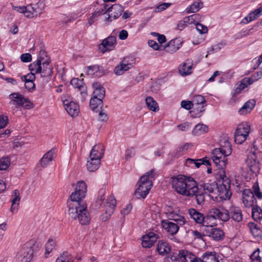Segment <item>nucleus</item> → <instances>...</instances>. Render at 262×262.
<instances>
[{"instance_id": "28", "label": "nucleus", "mask_w": 262, "mask_h": 262, "mask_svg": "<svg viewBox=\"0 0 262 262\" xmlns=\"http://www.w3.org/2000/svg\"><path fill=\"white\" fill-rule=\"evenodd\" d=\"M12 200V205L11 207V210L12 213L16 212L17 211V208L19 204L20 200V193L19 190L17 189L14 190L11 195Z\"/></svg>"}, {"instance_id": "15", "label": "nucleus", "mask_w": 262, "mask_h": 262, "mask_svg": "<svg viewBox=\"0 0 262 262\" xmlns=\"http://www.w3.org/2000/svg\"><path fill=\"white\" fill-rule=\"evenodd\" d=\"M242 200L246 207H252L256 203V200L253 192L249 189H245L242 193Z\"/></svg>"}, {"instance_id": "58", "label": "nucleus", "mask_w": 262, "mask_h": 262, "mask_svg": "<svg viewBox=\"0 0 262 262\" xmlns=\"http://www.w3.org/2000/svg\"><path fill=\"white\" fill-rule=\"evenodd\" d=\"M21 79L23 81H34L35 79V76L34 73H30L26 75L21 76Z\"/></svg>"}, {"instance_id": "30", "label": "nucleus", "mask_w": 262, "mask_h": 262, "mask_svg": "<svg viewBox=\"0 0 262 262\" xmlns=\"http://www.w3.org/2000/svg\"><path fill=\"white\" fill-rule=\"evenodd\" d=\"M208 235L211 237L214 240L219 241L224 238L225 234L221 229L211 228L208 232Z\"/></svg>"}, {"instance_id": "6", "label": "nucleus", "mask_w": 262, "mask_h": 262, "mask_svg": "<svg viewBox=\"0 0 262 262\" xmlns=\"http://www.w3.org/2000/svg\"><path fill=\"white\" fill-rule=\"evenodd\" d=\"M188 212L191 219L199 224L203 226L212 227L214 223H211L209 221L210 217L208 214L205 216L204 215L194 208H190L188 210Z\"/></svg>"}, {"instance_id": "39", "label": "nucleus", "mask_w": 262, "mask_h": 262, "mask_svg": "<svg viewBox=\"0 0 262 262\" xmlns=\"http://www.w3.org/2000/svg\"><path fill=\"white\" fill-rule=\"evenodd\" d=\"M145 101L148 108L150 110L154 112H157L159 110L158 104L152 97L150 96L146 97Z\"/></svg>"}, {"instance_id": "47", "label": "nucleus", "mask_w": 262, "mask_h": 262, "mask_svg": "<svg viewBox=\"0 0 262 262\" xmlns=\"http://www.w3.org/2000/svg\"><path fill=\"white\" fill-rule=\"evenodd\" d=\"M224 145H221L219 148L223 151V154L226 156H229L232 152V148L231 144L228 141L224 142Z\"/></svg>"}, {"instance_id": "19", "label": "nucleus", "mask_w": 262, "mask_h": 262, "mask_svg": "<svg viewBox=\"0 0 262 262\" xmlns=\"http://www.w3.org/2000/svg\"><path fill=\"white\" fill-rule=\"evenodd\" d=\"M200 189H203L205 193L210 195L211 193H215L216 191L218 192V185L215 182L204 183L200 185Z\"/></svg>"}, {"instance_id": "21", "label": "nucleus", "mask_w": 262, "mask_h": 262, "mask_svg": "<svg viewBox=\"0 0 262 262\" xmlns=\"http://www.w3.org/2000/svg\"><path fill=\"white\" fill-rule=\"evenodd\" d=\"M84 72L89 75H96V76L100 77L104 73L102 69H100L99 66L94 64L93 66H88L84 69Z\"/></svg>"}, {"instance_id": "10", "label": "nucleus", "mask_w": 262, "mask_h": 262, "mask_svg": "<svg viewBox=\"0 0 262 262\" xmlns=\"http://www.w3.org/2000/svg\"><path fill=\"white\" fill-rule=\"evenodd\" d=\"M230 189V181L225 177L223 179L222 183L218 186V196L222 199H229L231 195Z\"/></svg>"}, {"instance_id": "64", "label": "nucleus", "mask_w": 262, "mask_h": 262, "mask_svg": "<svg viewBox=\"0 0 262 262\" xmlns=\"http://www.w3.org/2000/svg\"><path fill=\"white\" fill-rule=\"evenodd\" d=\"M140 261L141 262H155V259L152 255H148L144 257H141Z\"/></svg>"}, {"instance_id": "5", "label": "nucleus", "mask_w": 262, "mask_h": 262, "mask_svg": "<svg viewBox=\"0 0 262 262\" xmlns=\"http://www.w3.org/2000/svg\"><path fill=\"white\" fill-rule=\"evenodd\" d=\"M251 126L247 122H243L238 125L234 134V141L237 144H242L249 136Z\"/></svg>"}, {"instance_id": "27", "label": "nucleus", "mask_w": 262, "mask_h": 262, "mask_svg": "<svg viewBox=\"0 0 262 262\" xmlns=\"http://www.w3.org/2000/svg\"><path fill=\"white\" fill-rule=\"evenodd\" d=\"M181 42L178 38L171 40L165 47L166 52L168 53H173L177 51L181 46Z\"/></svg>"}, {"instance_id": "35", "label": "nucleus", "mask_w": 262, "mask_h": 262, "mask_svg": "<svg viewBox=\"0 0 262 262\" xmlns=\"http://www.w3.org/2000/svg\"><path fill=\"white\" fill-rule=\"evenodd\" d=\"M208 128L207 125L203 124H198L196 125L192 131V133L194 136H199L207 133Z\"/></svg>"}, {"instance_id": "18", "label": "nucleus", "mask_w": 262, "mask_h": 262, "mask_svg": "<svg viewBox=\"0 0 262 262\" xmlns=\"http://www.w3.org/2000/svg\"><path fill=\"white\" fill-rule=\"evenodd\" d=\"M63 104L65 110L72 117H76L78 115L79 108L77 103L68 100H63Z\"/></svg>"}, {"instance_id": "61", "label": "nucleus", "mask_w": 262, "mask_h": 262, "mask_svg": "<svg viewBox=\"0 0 262 262\" xmlns=\"http://www.w3.org/2000/svg\"><path fill=\"white\" fill-rule=\"evenodd\" d=\"M196 29L200 34H204L207 32V27L199 23L195 24Z\"/></svg>"}, {"instance_id": "36", "label": "nucleus", "mask_w": 262, "mask_h": 262, "mask_svg": "<svg viewBox=\"0 0 262 262\" xmlns=\"http://www.w3.org/2000/svg\"><path fill=\"white\" fill-rule=\"evenodd\" d=\"M116 205V201L114 196L110 195L104 203V210L108 211L110 209L114 212Z\"/></svg>"}, {"instance_id": "12", "label": "nucleus", "mask_w": 262, "mask_h": 262, "mask_svg": "<svg viewBox=\"0 0 262 262\" xmlns=\"http://www.w3.org/2000/svg\"><path fill=\"white\" fill-rule=\"evenodd\" d=\"M196 256L186 250H180L177 256H171L170 257L172 262H192Z\"/></svg>"}, {"instance_id": "50", "label": "nucleus", "mask_w": 262, "mask_h": 262, "mask_svg": "<svg viewBox=\"0 0 262 262\" xmlns=\"http://www.w3.org/2000/svg\"><path fill=\"white\" fill-rule=\"evenodd\" d=\"M170 219L173 220L176 222L177 225H183L185 223V219L184 216L179 215L178 214H170Z\"/></svg>"}, {"instance_id": "54", "label": "nucleus", "mask_w": 262, "mask_h": 262, "mask_svg": "<svg viewBox=\"0 0 262 262\" xmlns=\"http://www.w3.org/2000/svg\"><path fill=\"white\" fill-rule=\"evenodd\" d=\"M99 193L100 194V195L98 196L97 200L95 202V206L97 208H99L100 206H101L104 200V198L103 197V195L104 194V190H100Z\"/></svg>"}, {"instance_id": "55", "label": "nucleus", "mask_w": 262, "mask_h": 262, "mask_svg": "<svg viewBox=\"0 0 262 262\" xmlns=\"http://www.w3.org/2000/svg\"><path fill=\"white\" fill-rule=\"evenodd\" d=\"M136 154V150L134 147L128 148L126 151L125 154V159L127 160L132 158H133Z\"/></svg>"}, {"instance_id": "16", "label": "nucleus", "mask_w": 262, "mask_h": 262, "mask_svg": "<svg viewBox=\"0 0 262 262\" xmlns=\"http://www.w3.org/2000/svg\"><path fill=\"white\" fill-rule=\"evenodd\" d=\"M159 238L158 234L150 232L142 236V246L144 248H150Z\"/></svg>"}, {"instance_id": "11", "label": "nucleus", "mask_w": 262, "mask_h": 262, "mask_svg": "<svg viewBox=\"0 0 262 262\" xmlns=\"http://www.w3.org/2000/svg\"><path fill=\"white\" fill-rule=\"evenodd\" d=\"M124 8L120 4H116L107 8L108 16L105 18V21L111 22L113 19L119 18L123 12Z\"/></svg>"}, {"instance_id": "2", "label": "nucleus", "mask_w": 262, "mask_h": 262, "mask_svg": "<svg viewBox=\"0 0 262 262\" xmlns=\"http://www.w3.org/2000/svg\"><path fill=\"white\" fill-rule=\"evenodd\" d=\"M171 179L172 187L181 195L191 196L198 190L197 183L192 178L179 175Z\"/></svg>"}, {"instance_id": "23", "label": "nucleus", "mask_w": 262, "mask_h": 262, "mask_svg": "<svg viewBox=\"0 0 262 262\" xmlns=\"http://www.w3.org/2000/svg\"><path fill=\"white\" fill-rule=\"evenodd\" d=\"M53 68L50 65V61L49 60L42 61L41 64V72H39L42 77L51 76L53 73Z\"/></svg>"}, {"instance_id": "52", "label": "nucleus", "mask_w": 262, "mask_h": 262, "mask_svg": "<svg viewBox=\"0 0 262 262\" xmlns=\"http://www.w3.org/2000/svg\"><path fill=\"white\" fill-rule=\"evenodd\" d=\"M108 5H107L106 4H103L102 5H101V6L100 7V8H97L94 12V15H96L97 16L101 15L102 14H104L106 13H108V11H107V8H108Z\"/></svg>"}, {"instance_id": "7", "label": "nucleus", "mask_w": 262, "mask_h": 262, "mask_svg": "<svg viewBox=\"0 0 262 262\" xmlns=\"http://www.w3.org/2000/svg\"><path fill=\"white\" fill-rule=\"evenodd\" d=\"M210 217L209 221L211 223H214L216 219L223 222H226L230 219L229 212L224 208H212L208 213Z\"/></svg>"}, {"instance_id": "37", "label": "nucleus", "mask_w": 262, "mask_h": 262, "mask_svg": "<svg viewBox=\"0 0 262 262\" xmlns=\"http://www.w3.org/2000/svg\"><path fill=\"white\" fill-rule=\"evenodd\" d=\"M201 262H219L215 252H206L202 256Z\"/></svg>"}, {"instance_id": "41", "label": "nucleus", "mask_w": 262, "mask_h": 262, "mask_svg": "<svg viewBox=\"0 0 262 262\" xmlns=\"http://www.w3.org/2000/svg\"><path fill=\"white\" fill-rule=\"evenodd\" d=\"M252 216L256 222L262 219V209L257 205L253 206L252 211Z\"/></svg>"}, {"instance_id": "51", "label": "nucleus", "mask_w": 262, "mask_h": 262, "mask_svg": "<svg viewBox=\"0 0 262 262\" xmlns=\"http://www.w3.org/2000/svg\"><path fill=\"white\" fill-rule=\"evenodd\" d=\"M185 18L187 21V24H194L195 25L196 23H198V21L200 18V15L199 14H194L186 17Z\"/></svg>"}, {"instance_id": "40", "label": "nucleus", "mask_w": 262, "mask_h": 262, "mask_svg": "<svg viewBox=\"0 0 262 262\" xmlns=\"http://www.w3.org/2000/svg\"><path fill=\"white\" fill-rule=\"evenodd\" d=\"M102 99L93 97L90 101V105L91 109L94 111L97 108L100 107L101 108L103 106Z\"/></svg>"}, {"instance_id": "1", "label": "nucleus", "mask_w": 262, "mask_h": 262, "mask_svg": "<svg viewBox=\"0 0 262 262\" xmlns=\"http://www.w3.org/2000/svg\"><path fill=\"white\" fill-rule=\"evenodd\" d=\"M87 186L83 181H78L75 190L68 200V214L73 219H78L81 225H87L91 217L83 199L86 195Z\"/></svg>"}, {"instance_id": "44", "label": "nucleus", "mask_w": 262, "mask_h": 262, "mask_svg": "<svg viewBox=\"0 0 262 262\" xmlns=\"http://www.w3.org/2000/svg\"><path fill=\"white\" fill-rule=\"evenodd\" d=\"M204 192L202 191L198 187V190L194 194L191 196L194 195L196 198L197 204L199 205H202L204 204L205 201V195Z\"/></svg>"}, {"instance_id": "13", "label": "nucleus", "mask_w": 262, "mask_h": 262, "mask_svg": "<svg viewBox=\"0 0 262 262\" xmlns=\"http://www.w3.org/2000/svg\"><path fill=\"white\" fill-rule=\"evenodd\" d=\"M116 44V37L115 36H109L104 39L99 45V49L104 53L110 51L115 48Z\"/></svg>"}, {"instance_id": "38", "label": "nucleus", "mask_w": 262, "mask_h": 262, "mask_svg": "<svg viewBox=\"0 0 262 262\" xmlns=\"http://www.w3.org/2000/svg\"><path fill=\"white\" fill-rule=\"evenodd\" d=\"M71 84L73 85L75 88L78 89L79 91H81V94H85L84 91L85 90V87L83 82V80H80L78 78H73L71 80Z\"/></svg>"}, {"instance_id": "22", "label": "nucleus", "mask_w": 262, "mask_h": 262, "mask_svg": "<svg viewBox=\"0 0 262 262\" xmlns=\"http://www.w3.org/2000/svg\"><path fill=\"white\" fill-rule=\"evenodd\" d=\"M192 164H194L196 167L199 168L201 165H210V161L206 157L198 159H187L186 165L187 166H190Z\"/></svg>"}, {"instance_id": "48", "label": "nucleus", "mask_w": 262, "mask_h": 262, "mask_svg": "<svg viewBox=\"0 0 262 262\" xmlns=\"http://www.w3.org/2000/svg\"><path fill=\"white\" fill-rule=\"evenodd\" d=\"M56 246V242L53 239H49L46 245V251L45 255L47 257L48 255L52 251Z\"/></svg>"}, {"instance_id": "32", "label": "nucleus", "mask_w": 262, "mask_h": 262, "mask_svg": "<svg viewBox=\"0 0 262 262\" xmlns=\"http://www.w3.org/2000/svg\"><path fill=\"white\" fill-rule=\"evenodd\" d=\"M192 63L189 60L180 66L179 68L180 74L182 76H186L192 73Z\"/></svg>"}, {"instance_id": "45", "label": "nucleus", "mask_w": 262, "mask_h": 262, "mask_svg": "<svg viewBox=\"0 0 262 262\" xmlns=\"http://www.w3.org/2000/svg\"><path fill=\"white\" fill-rule=\"evenodd\" d=\"M105 95V89L101 86H99L97 87L94 91L93 93V97L99 98L103 99Z\"/></svg>"}, {"instance_id": "43", "label": "nucleus", "mask_w": 262, "mask_h": 262, "mask_svg": "<svg viewBox=\"0 0 262 262\" xmlns=\"http://www.w3.org/2000/svg\"><path fill=\"white\" fill-rule=\"evenodd\" d=\"M203 5L202 2H194L186 8V12L187 13L196 12L203 7Z\"/></svg>"}, {"instance_id": "63", "label": "nucleus", "mask_w": 262, "mask_h": 262, "mask_svg": "<svg viewBox=\"0 0 262 262\" xmlns=\"http://www.w3.org/2000/svg\"><path fill=\"white\" fill-rule=\"evenodd\" d=\"M191 127L190 123L186 122L184 123L179 124L177 126V127L182 131L186 132Z\"/></svg>"}, {"instance_id": "56", "label": "nucleus", "mask_w": 262, "mask_h": 262, "mask_svg": "<svg viewBox=\"0 0 262 262\" xmlns=\"http://www.w3.org/2000/svg\"><path fill=\"white\" fill-rule=\"evenodd\" d=\"M262 13V6L250 13V20L255 19L259 15Z\"/></svg>"}, {"instance_id": "42", "label": "nucleus", "mask_w": 262, "mask_h": 262, "mask_svg": "<svg viewBox=\"0 0 262 262\" xmlns=\"http://www.w3.org/2000/svg\"><path fill=\"white\" fill-rule=\"evenodd\" d=\"M55 262H74V259L72 255L68 252H63L56 259Z\"/></svg>"}, {"instance_id": "14", "label": "nucleus", "mask_w": 262, "mask_h": 262, "mask_svg": "<svg viewBox=\"0 0 262 262\" xmlns=\"http://www.w3.org/2000/svg\"><path fill=\"white\" fill-rule=\"evenodd\" d=\"M161 225L163 229L168 233V237L171 238L176 234L179 230V226L174 223L169 222L168 220H162Z\"/></svg>"}, {"instance_id": "46", "label": "nucleus", "mask_w": 262, "mask_h": 262, "mask_svg": "<svg viewBox=\"0 0 262 262\" xmlns=\"http://www.w3.org/2000/svg\"><path fill=\"white\" fill-rule=\"evenodd\" d=\"M41 60H37L33 63H31L29 66V70L32 72H35L36 73H39L41 72Z\"/></svg>"}, {"instance_id": "3", "label": "nucleus", "mask_w": 262, "mask_h": 262, "mask_svg": "<svg viewBox=\"0 0 262 262\" xmlns=\"http://www.w3.org/2000/svg\"><path fill=\"white\" fill-rule=\"evenodd\" d=\"M155 177L154 170L152 169L141 177L138 182V187L135 193L137 198H146L152 186V181L149 180V178H154Z\"/></svg>"}, {"instance_id": "49", "label": "nucleus", "mask_w": 262, "mask_h": 262, "mask_svg": "<svg viewBox=\"0 0 262 262\" xmlns=\"http://www.w3.org/2000/svg\"><path fill=\"white\" fill-rule=\"evenodd\" d=\"M10 165V159L8 157L0 158V170H6Z\"/></svg>"}, {"instance_id": "9", "label": "nucleus", "mask_w": 262, "mask_h": 262, "mask_svg": "<svg viewBox=\"0 0 262 262\" xmlns=\"http://www.w3.org/2000/svg\"><path fill=\"white\" fill-rule=\"evenodd\" d=\"M226 156L219 148H215L212 150L211 158L215 165L219 169H224L227 164V158Z\"/></svg>"}, {"instance_id": "53", "label": "nucleus", "mask_w": 262, "mask_h": 262, "mask_svg": "<svg viewBox=\"0 0 262 262\" xmlns=\"http://www.w3.org/2000/svg\"><path fill=\"white\" fill-rule=\"evenodd\" d=\"M250 258L252 261L257 262H262V257L260 254V250L259 248L256 249L250 256Z\"/></svg>"}, {"instance_id": "24", "label": "nucleus", "mask_w": 262, "mask_h": 262, "mask_svg": "<svg viewBox=\"0 0 262 262\" xmlns=\"http://www.w3.org/2000/svg\"><path fill=\"white\" fill-rule=\"evenodd\" d=\"M157 251L161 255L168 254L171 250V247L168 243L163 240H159L157 245Z\"/></svg>"}, {"instance_id": "17", "label": "nucleus", "mask_w": 262, "mask_h": 262, "mask_svg": "<svg viewBox=\"0 0 262 262\" xmlns=\"http://www.w3.org/2000/svg\"><path fill=\"white\" fill-rule=\"evenodd\" d=\"M12 100L9 103V106L12 110L18 108L23 104L25 98L21 94L17 93H12L10 95Z\"/></svg>"}, {"instance_id": "26", "label": "nucleus", "mask_w": 262, "mask_h": 262, "mask_svg": "<svg viewBox=\"0 0 262 262\" xmlns=\"http://www.w3.org/2000/svg\"><path fill=\"white\" fill-rule=\"evenodd\" d=\"M192 101L193 106H195L199 112H203L204 111V107L206 103L205 98L200 95H198L193 96Z\"/></svg>"}, {"instance_id": "31", "label": "nucleus", "mask_w": 262, "mask_h": 262, "mask_svg": "<svg viewBox=\"0 0 262 262\" xmlns=\"http://www.w3.org/2000/svg\"><path fill=\"white\" fill-rule=\"evenodd\" d=\"M253 157H250L248 156L246 160V163L250 171L253 173H256L259 170L258 163L255 160V156L253 155Z\"/></svg>"}, {"instance_id": "60", "label": "nucleus", "mask_w": 262, "mask_h": 262, "mask_svg": "<svg viewBox=\"0 0 262 262\" xmlns=\"http://www.w3.org/2000/svg\"><path fill=\"white\" fill-rule=\"evenodd\" d=\"M181 105L183 108L187 110H189L194 106L192 101L186 100H182L181 102Z\"/></svg>"}, {"instance_id": "33", "label": "nucleus", "mask_w": 262, "mask_h": 262, "mask_svg": "<svg viewBox=\"0 0 262 262\" xmlns=\"http://www.w3.org/2000/svg\"><path fill=\"white\" fill-rule=\"evenodd\" d=\"M101 161L99 159L89 158L87 161L86 167L90 171H95L99 168Z\"/></svg>"}, {"instance_id": "29", "label": "nucleus", "mask_w": 262, "mask_h": 262, "mask_svg": "<svg viewBox=\"0 0 262 262\" xmlns=\"http://www.w3.org/2000/svg\"><path fill=\"white\" fill-rule=\"evenodd\" d=\"M53 155L54 151L52 150H50L46 153L37 164V167L41 166L44 168L46 167L49 164V162L53 160Z\"/></svg>"}, {"instance_id": "34", "label": "nucleus", "mask_w": 262, "mask_h": 262, "mask_svg": "<svg viewBox=\"0 0 262 262\" xmlns=\"http://www.w3.org/2000/svg\"><path fill=\"white\" fill-rule=\"evenodd\" d=\"M248 226L254 237H262V231L257 224L253 222H250L248 224Z\"/></svg>"}, {"instance_id": "59", "label": "nucleus", "mask_w": 262, "mask_h": 262, "mask_svg": "<svg viewBox=\"0 0 262 262\" xmlns=\"http://www.w3.org/2000/svg\"><path fill=\"white\" fill-rule=\"evenodd\" d=\"M253 29V28H251L249 30H242L239 32H238L237 34H236V38H241L244 36H247L248 35H250L252 34V32H251V31Z\"/></svg>"}, {"instance_id": "25", "label": "nucleus", "mask_w": 262, "mask_h": 262, "mask_svg": "<svg viewBox=\"0 0 262 262\" xmlns=\"http://www.w3.org/2000/svg\"><path fill=\"white\" fill-rule=\"evenodd\" d=\"M230 219L235 222L239 223L243 220V214L241 210L238 207H231L229 210Z\"/></svg>"}, {"instance_id": "4", "label": "nucleus", "mask_w": 262, "mask_h": 262, "mask_svg": "<svg viewBox=\"0 0 262 262\" xmlns=\"http://www.w3.org/2000/svg\"><path fill=\"white\" fill-rule=\"evenodd\" d=\"M35 244L29 242L23 245L17 254V258L19 262H30L32 259Z\"/></svg>"}, {"instance_id": "20", "label": "nucleus", "mask_w": 262, "mask_h": 262, "mask_svg": "<svg viewBox=\"0 0 262 262\" xmlns=\"http://www.w3.org/2000/svg\"><path fill=\"white\" fill-rule=\"evenodd\" d=\"M104 148L102 145H94L90 154L89 158L99 159L101 161L104 154Z\"/></svg>"}, {"instance_id": "57", "label": "nucleus", "mask_w": 262, "mask_h": 262, "mask_svg": "<svg viewBox=\"0 0 262 262\" xmlns=\"http://www.w3.org/2000/svg\"><path fill=\"white\" fill-rule=\"evenodd\" d=\"M253 193L254 196H256L258 199L262 198V193L260 191L259 187L257 183H254L252 186Z\"/></svg>"}, {"instance_id": "62", "label": "nucleus", "mask_w": 262, "mask_h": 262, "mask_svg": "<svg viewBox=\"0 0 262 262\" xmlns=\"http://www.w3.org/2000/svg\"><path fill=\"white\" fill-rule=\"evenodd\" d=\"M113 213V210L112 209H110L108 211L105 210V213L101 215V220L103 222L106 221L110 218Z\"/></svg>"}, {"instance_id": "8", "label": "nucleus", "mask_w": 262, "mask_h": 262, "mask_svg": "<svg viewBox=\"0 0 262 262\" xmlns=\"http://www.w3.org/2000/svg\"><path fill=\"white\" fill-rule=\"evenodd\" d=\"M135 63V58L133 57L127 56L125 57L119 65L114 69V73L117 75H122L125 72L128 71L133 67Z\"/></svg>"}]
</instances>
